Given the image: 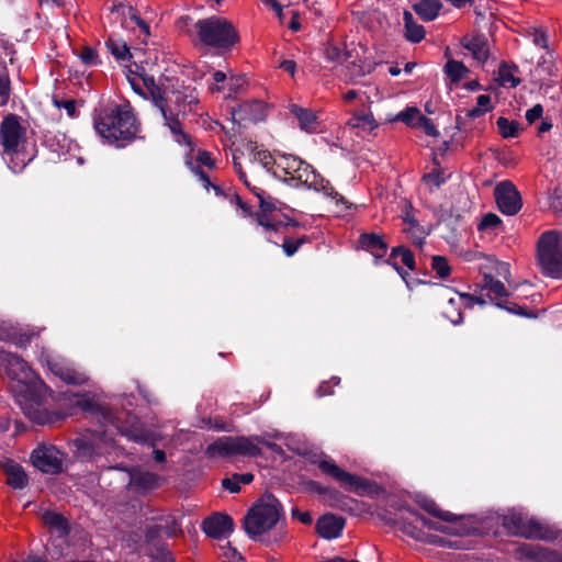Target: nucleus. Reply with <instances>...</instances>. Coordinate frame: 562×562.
<instances>
[{"mask_svg":"<svg viewBox=\"0 0 562 562\" xmlns=\"http://www.w3.org/2000/svg\"><path fill=\"white\" fill-rule=\"evenodd\" d=\"M70 402L86 412H94L103 431L94 430L90 436H81L74 441L78 458L87 461H95L102 456L124 453V449L116 445L109 427L115 428L128 440L154 446L161 438L154 431L144 427L140 420L130 412L114 413L104 407L95 406L87 395L74 394Z\"/></svg>","mask_w":562,"mask_h":562,"instance_id":"obj_1","label":"nucleus"},{"mask_svg":"<svg viewBox=\"0 0 562 562\" xmlns=\"http://www.w3.org/2000/svg\"><path fill=\"white\" fill-rule=\"evenodd\" d=\"M0 366L4 368L11 380L19 383L18 403L30 420L45 426L65 417L61 413L48 411L46 401L52 392L26 361L0 349Z\"/></svg>","mask_w":562,"mask_h":562,"instance_id":"obj_2","label":"nucleus"},{"mask_svg":"<svg viewBox=\"0 0 562 562\" xmlns=\"http://www.w3.org/2000/svg\"><path fill=\"white\" fill-rule=\"evenodd\" d=\"M93 125L108 144L125 147L136 138L139 127L130 104L110 105L95 111Z\"/></svg>","mask_w":562,"mask_h":562,"instance_id":"obj_3","label":"nucleus"},{"mask_svg":"<svg viewBox=\"0 0 562 562\" xmlns=\"http://www.w3.org/2000/svg\"><path fill=\"white\" fill-rule=\"evenodd\" d=\"M2 158L13 172H21L35 157L34 145L26 138L20 117L7 115L0 125Z\"/></svg>","mask_w":562,"mask_h":562,"instance_id":"obj_4","label":"nucleus"},{"mask_svg":"<svg viewBox=\"0 0 562 562\" xmlns=\"http://www.w3.org/2000/svg\"><path fill=\"white\" fill-rule=\"evenodd\" d=\"M383 519L387 524L395 525L402 530L405 535L418 541H429L440 546H456L457 543L446 542L441 537H430L427 538L424 532L420 530V527L427 528L428 530H437L447 533H467L469 530H461L457 526H446L442 522L432 521L422 515H419L414 509L409 508L405 505H400L396 508V513L392 515L386 512L383 515Z\"/></svg>","mask_w":562,"mask_h":562,"instance_id":"obj_5","label":"nucleus"},{"mask_svg":"<svg viewBox=\"0 0 562 562\" xmlns=\"http://www.w3.org/2000/svg\"><path fill=\"white\" fill-rule=\"evenodd\" d=\"M274 177L283 179L284 181H295L297 184H304L322 192L324 195L336 200L342 201L344 198L331 187L328 180L324 179L317 173L311 165L293 155L280 154L278 155L277 168Z\"/></svg>","mask_w":562,"mask_h":562,"instance_id":"obj_6","label":"nucleus"},{"mask_svg":"<svg viewBox=\"0 0 562 562\" xmlns=\"http://www.w3.org/2000/svg\"><path fill=\"white\" fill-rule=\"evenodd\" d=\"M126 78L137 94L151 99L154 106L164 119L165 126L169 128L176 142L180 145H190V137L181 130L172 109L168 105V99L162 94V88L155 82V79L144 74L134 72L132 69H128Z\"/></svg>","mask_w":562,"mask_h":562,"instance_id":"obj_7","label":"nucleus"},{"mask_svg":"<svg viewBox=\"0 0 562 562\" xmlns=\"http://www.w3.org/2000/svg\"><path fill=\"white\" fill-rule=\"evenodd\" d=\"M268 438H279V435H263L252 437H222L209 445L206 454L210 458L226 457V456H247L257 457L261 454L260 445L266 446L274 452H281L282 449L277 443L270 442Z\"/></svg>","mask_w":562,"mask_h":562,"instance_id":"obj_8","label":"nucleus"},{"mask_svg":"<svg viewBox=\"0 0 562 562\" xmlns=\"http://www.w3.org/2000/svg\"><path fill=\"white\" fill-rule=\"evenodd\" d=\"M280 502L271 494L262 496L244 518V529L251 539H258L272 529L281 517Z\"/></svg>","mask_w":562,"mask_h":562,"instance_id":"obj_9","label":"nucleus"},{"mask_svg":"<svg viewBox=\"0 0 562 562\" xmlns=\"http://www.w3.org/2000/svg\"><path fill=\"white\" fill-rule=\"evenodd\" d=\"M195 27L201 42L206 46L228 49L239 40L234 25L221 16L199 20Z\"/></svg>","mask_w":562,"mask_h":562,"instance_id":"obj_10","label":"nucleus"},{"mask_svg":"<svg viewBox=\"0 0 562 562\" xmlns=\"http://www.w3.org/2000/svg\"><path fill=\"white\" fill-rule=\"evenodd\" d=\"M537 261L543 274L553 279L562 278V234L544 232L537 243Z\"/></svg>","mask_w":562,"mask_h":562,"instance_id":"obj_11","label":"nucleus"},{"mask_svg":"<svg viewBox=\"0 0 562 562\" xmlns=\"http://www.w3.org/2000/svg\"><path fill=\"white\" fill-rule=\"evenodd\" d=\"M503 526L508 532L528 539L551 541L555 539V531L543 526L533 518H527L521 513L509 512L503 516Z\"/></svg>","mask_w":562,"mask_h":562,"instance_id":"obj_12","label":"nucleus"},{"mask_svg":"<svg viewBox=\"0 0 562 562\" xmlns=\"http://www.w3.org/2000/svg\"><path fill=\"white\" fill-rule=\"evenodd\" d=\"M65 457L57 447L40 443L31 453V462L43 473L58 474L64 470Z\"/></svg>","mask_w":562,"mask_h":562,"instance_id":"obj_13","label":"nucleus"},{"mask_svg":"<svg viewBox=\"0 0 562 562\" xmlns=\"http://www.w3.org/2000/svg\"><path fill=\"white\" fill-rule=\"evenodd\" d=\"M494 195L499 211L505 215H515L522 206L521 195L510 181L499 182L494 189Z\"/></svg>","mask_w":562,"mask_h":562,"instance_id":"obj_14","label":"nucleus"},{"mask_svg":"<svg viewBox=\"0 0 562 562\" xmlns=\"http://www.w3.org/2000/svg\"><path fill=\"white\" fill-rule=\"evenodd\" d=\"M162 94L168 99V105L172 109L178 124L182 127L179 120L180 114L184 115L191 110L193 104L198 103V94L194 88L182 87L177 90L162 89Z\"/></svg>","mask_w":562,"mask_h":562,"instance_id":"obj_15","label":"nucleus"},{"mask_svg":"<svg viewBox=\"0 0 562 562\" xmlns=\"http://www.w3.org/2000/svg\"><path fill=\"white\" fill-rule=\"evenodd\" d=\"M318 469L326 475L333 477L341 484V486L350 491H359L366 487V482L359 476L351 474L339 468L334 460L329 458L321 459L317 462Z\"/></svg>","mask_w":562,"mask_h":562,"instance_id":"obj_16","label":"nucleus"},{"mask_svg":"<svg viewBox=\"0 0 562 562\" xmlns=\"http://www.w3.org/2000/svg\"><path fill=\"white\" fill-rule=\"evenodd\" d=\"M474 304L485 305L486 300L482 295L457 294L456 297L448 299L442 310V315L450 321L451 324L459 325L463 321L461 308H471Z\"/></svg>","mask_w":562,"mask_h":562,"instance_id":"obj_17","label":"nucleus"},{"mask_svg":"<svg viewBox=\"0 0 562 562\" xmlns=\"http://www.w3.org/2000/svg\"><path fill=\"white\" fill-rule=\"evenodd\" d=\"M233 160H234V168H235L236 172L238 173L239 179L258 196V199L260 201L261 213H258L256 215L258 225L262 226L267 231H277L280 223H276L274 220L272 218V215L267 214L268 211H271L272 206L270 205V203L265 201V199H263L265 192L258 188L250 187V183L248 182V180L246 178V173L244 172L240 162H238V160H237L236 154L233 155Z\"/></svg>","mask_w":562,"mask_h":562,"instance_id":"obj_18","label":"nucleus"},{"mask_svg":"<svg viewBox=\"0 0 562 562\" xmlns=\"http://www.w3.org/2000/svg\"><path fill=\"white\" fill-rule=\"evenodd\" d=\"M45 362L52 373L67 384L79 385L88 381V376L85 372L77 370L71 362L65 359L47 357Z\"/></svg>","mask_w":562,"mask_h":562,"instance_id":"obj_19","label":"nucleus"},{"mask_svg":"<svg viewBox=\"0 0 562 562\" xmlns=\"http://www.w3.org/2000/svg\"><path fill=\"white\" fill-rule=\"evenodd\" d=\"M13 46L0 40V108L9 103L11 97V80L7 69V59L13 60Z\"/></svg>","mask_w":562,"mask_h":562,"instance_id":"obj_20","label":"nucleus"},{"mask_svg":"<svg viewBox=\"0 0 562 562\" xmlns=\"http://www.w3.org/2000/svg\"><path fill=\"white\" fill-rule=\"evenodd\" d=\"M268 108L259 100L241 103L237 109L232 110L233 121L241 124L244 122H258L267 116Z\"/></svg>","mask_w":562,"mask_h":562,"instance_id":"obj_21","label":"nucleus"},{"mask_svg":"<svg viewBox=\"0 0 562 562\" xmlns=\"http://www.w3.org/2000/svg\"><path fill=\"white\" fill-rule=\"evenodd\" d=\"M202 529L214 539H224L234 531V522L228 515L214 514L203 520Z\"/></svg>","mask_w":562,"mask_h":562,"instance_id":"obj_22","label":"nucleus"},{"mask_svg":"<svg viewBox=\"0 0 562 562\" xmlns=\"http://www.w3.org/2000/svg\"><path fill=\"white\" fill-rule=\"evenodd\" d=\"M521 559L530 562H560L555 551L543 548L539 544H522L517 549Z\"/></svg>","mask_w":562,"mask_h":562,"instance_id":"obj_23","label":"nucleus"},{"mask_svg":"<svg viewBox=\"0 0 562 562\" xmlns=\"http://www.w3.org/2000/svg\"><path fill=\"white\" fill-rule=\"evenodd\" d=\"M1 468L7 475V483L16 490L24 488L29 479L23 468L12 459L4 458L1 461Z\"/></svg>","mask_w":562,"mask_h":562,"instance_id":"obj_24","label":"nucleus"},{"mask_svg":"<svg viewBox=\"0 0 562 562\" xmlns=\"http://www.w3.org/2000/svg\"><path fill=\"white\" fill-rule=\"evenodd\" d=\"M345 521L341 517L335 515H324L318 518L316 524L317 532L325 539H334L340 536Z\"/></svg>","mask_w":562,"mask_h":562,"instance_id":"obj_25","label":"nucleus"},{"mask_svg":"<svg viewBox=\"0 0 562 562\" xmlns=\"http://www.w3.org/2000/svg\"><path fill=\"white\" fill-rule=\"evenodd\" d=\"M246 149L249 151L251 162H258L268 172H271L274 176V171H276L277 162H278V156L273 157L269 150L265 149L262 146H259V145H257V143H252V142H249L246 145Z\"/></svg>","mask_w":562,"mask_h":562,"instance_id":"obj_26","label":"nucleus"},{"mask_svg":"<svg viewBox=\"0 0 562 562\" xmlns=\"http://www.w3.org/2000/svg\"><path fill=\"white\" fill-rule=\"evenodd\" d=\"M461 44L479 64H484L488 59V46L484 36H465Z\"/></svg>","mask_w":562,"mask_h":562,"instance_id":"obj_27","label":"nucleus"},{"mask_svg":"<svg viewBox=\"0 0 562 562\" xmlns=\"http://www.w3.org/2000/svg\"><path fill=\"white\" fill-rule=\"evenodd\" d=\"M290 111L297 119L299 126L303 132L313 134L319 131L321 123L314 112L296 104H292Z\"/></svg>","mask_w":562,"mask_h":562,"instance_id":"obj_28","label":"nucleus"},{"mask_svg":"<svg viewBox=\"0 0 562 562\" xmlns=\"http://www.w3.org/2000/svg\"><path fill=\"white\" fill-rule=\"evenodd\" d=\"M42 518L53 536L58 539H64L68 535L70 529L69 522L63 515L56 512L46 510Z\"/></svg>","mask_w":562,"mask_h":562,"instance_id":"obj_29","label":"nucleus"},{"mask_svg":"<svg viewBox=\"0 0 562 562\" xmlns=\"http://www.w3.org/2000/svg\"><path fill=\"white\" fill-rule=\"evenodd\" d=\"M359 246L369 251L375 258H382L386 254L387 245L382 236L375 233H364L359 237Z\"/></svg>","mask_w":562,"mask_h":562,"instance_id":"obj_30","label":"nucleus"},{"mask_svg":"<svg viewBox=\"0 0 562 562\" xmlns=\"http://www.w3.org/2000/svg\"><path fill=\"white\" fill-rule=\"evenodd\" d=\"M160 477L148 471L133 470L130 473V484L139 491L153 490L159 486Z\"/></svg>","mask_w":562,"mask_h":562,"instance_id":"obj_31","label":"nucleus"},{"mask_svg":"<svg viewBox=\"0 0 562 562\" xmlns=\"http://www.w3.org/2000/svg\"><path fill=\"white\" fill-rule=\"evenodd\" d=\"M403 22H404V37L406 41L411 43H420L425 36L426 31L423 25L418 24L414 15L409 11H404L403 13Z\"/></svg>","mask_w":562,"mask_h":562,"instance_id":"obj_32","label":"nucleus"},{"mask_svg":"<svg viewBox=\"0 0 562 562\" xmlns=\"http://www.w3.org/2000/svg\"><path fill=\"white\" fill-rule=\"evenodd\" d=\"M196 161H198L199 166L191 167L194 175L199 178L202 186L206 190H209L210 187H212L218 193L220 188L216 186H213L210 181L209 176L200 168V166H206L207 168H213L215 166L214 159L212 158L211 154L205 150L199 151Z\"/></svg>","mask_w":562,"mask_h":562,"instance_id":"obj_33","label":"nucleus"},{"mask_svg":"<svg viewBox=\"0 0 562 562\" xmlns=\"http://www.w3.org/2000/svg\"><path fill=\"white\" fill-rule=\"evenodd\" d=\"M387 263L391 265L397 272L401 273V266H405L413 270L415 267V260L412 251L403 247H396L392 249L391 256L387 259Z\"/></svg>","mask_w":562,"mask_h":562,"instance_id":"obj_34","label":"nucleus"},{"mask_svg":"<svg viewBox=\"0 0 562 562\" xmlns=\"http://www.w3.org/2000/svg\"><path fill=\"white\" fill-rule=\"evenodd\" d=\"M413 9L422 20L430 22L439 15L442 3L439 0H420Z\"/></svg>","mask_w":562,"mask_h":562,"instance_id":"obj_35","label":"nucleus"},{"mask_svg":"<svg viewBox=\"0 0 562 562\" xmlns=\"http://www.w3.org/2000/svg\"><path fill=\"white\" fill-rule=\"evenodd\" d=\"M348 125L351 128H358L363 132H371L378 127V123L371 112H356L349 120Z\"/></svg>","mask_w":562,"mask_h":562,"instance_id":"obj_36","label":"nucleus"},{"mask_svg":"<svg viewBox=\"0 0 562 562\" xmlns=\"http://www.w3.org/2000/svg\"><path fill=\"white\" fill-rule=\"evenodd\" d=\"M372 70L371 64L359 61H351L345 67V72L342 77L346 81L357 82L360 78L364 77L367 74H370Z\"/></svg>","mask_w":562,"mask_h":562,"instance_id":"obj_37","label":"nucleus"},{"mask_svg":"<svg viewBox=\"0 0 562 562\" xmlns=\"http://www.w3.org/2000/svg\"><path fill=\"white\" fill-rule=\"evenodd\" d=\"M482 289L487 290L488 291L487 294L493 295L494 299L506 297L509 295L504 283L502 281L495 279L491 274H484L483 282H482Z\"/></svg>","mask_w":562,"mask_h":562,"instance_id":"obj_38","label":"nucleus"},{"mask_svg":"<svg viewBox=\"0 0 562 562\" xmlns=\"http://www.w3.org/2000/svg\"><path fill=\"white\" fill-rule=\"evenodd\" d=\"M517 67L502 64L498 68V81L503 87L515 88L520 83L517 77Z\"/></svg>","mask_w":562,"mask_h":562,"instance_id":"obj_39","label":"nucleus"},{"mask_svg":"<svg viewBox=\"0 0 562 562\" xmlns=\"http://www.w3.org/2000/svg\"><path fill=\"white\" fill-rule=\"evenodd\" d=\"M443 71L452 83H458L465 77L468 68L463 63L450 59L445 65Z\"/></svg>","mask_w":562,"mask_h":562,"instance_id":"obj_40","label":"nucleus"},{"mask_svg":"<svg viewBox=\"0 0 562 562\" xmlns=\"http://www.w3.org/2000/svg\"><path fill=\"white\" fill-rule=\"evenodd\" d=\"M108 49L117 60H127L131 57L130 48L126 43L109 37L105 42Z\"/></svg>","mask_w":562,"mask_h":562,"instance_id":"obj_41","label":"nucleus"},{"mask_svg":"<svg viewBox=\"0 0 562 562\" xmlns=\"http://www.w3.org/2000/svg\"><path fill=\"white\" fill-rule=\"evenodd\" d=\"M537 70L547 77L559 76V69L554 64L553 54L550 50L540 57L537 65Z\"/></svg>","mask_w":562,"mask_h":562,"instance_id":"obj_42","label":"nucleus"},{"mask_svg":"<svg viewBox=\"0 0 562 562\" xmlns=\"http://www.w3.org/2000/svg\"><path fill=\"white\" fill-rule=\"evenodd\" d=\"M496 125L504 138L516 137L520 131V124L517 121H510L503 116L497 119Z\"/></svg>","mask_w":562,"mask_h":562,"instance_id":"obj_43","label":"nucleus"},{"mask_svg":"<svg viewBox=\"0 0 562 562\" xmlns=\"http://www.w3.org/2000/svg\"><path fill=\"white\" fill-rule=\"evenodd\" d=\"M448 178L449 175H445L442 170L436 169L429 173H426L423 177V182L429 189V191H434L440 188V186H442Z\"/></svg>","mask_w":562,"mask_h":562,"instance_id":"obj_44","label":"nucleus"},{"mask_svg":"<svg viewBox=\"0 0 562 562\" xmlns=\"http://www.w3.org/2000/svg\"><path fill=\"white\" fill-rule=\"evenodd\" d=\"M491 110V97L488 94H480L476 98V105L468 111V116L475 119Z\"/></svg>","mask_w":562,"mask_h":562,"instance_id":"obj_45","label":"nucleus"},{"mask_svg":"<svg viewBox=\"0 0 562 562\" xmlns=\"http://www.w3.org/2000/svg\"><path fill=\"white\" fill-rule=\"evenodd\" d=\"M422 116L420 111L415 106H409L404 111H401L396 114L395 121H401L405 123L407 126L415 127L419 117Z\"/></svg>","mask_w":562,"mask_h":562,"instance_id":"obj_46","label":"nucleus"},{"mask_svg":"<svg viewBox=\"0 0 562 562\" xmlns=\"http://www.w3.org/2000/svg\"><path fill=\"white\" fill-rule=\"evenodd\" d=\"M405 223L407 227H405L404 231L411 234L412 238H414L415 244H422V240L424 238V231L419 226V224L409 217L405 218Z\"/></svg>","mask_w":562,"mask_h":562,"instance_id":"obj_47","label":"nucleus"},{"mask_svg":"<svg viewBox=\"0 0 562 562\" xmlns=\"http://www.w3.org/2000/svg\"><path fill=\"white\" fill-rule=\"evenodd\" d=\"M422 507L435 517H439L445 521H451L453 518L452 514L443 513L438 509L437 505L431 499H424L420 503Z\"/></svg>","mask_w":562,"mask_h":562,"instance_id":"obj_48","label":"nucleus"},{"mask_svg":"<svg viewBox=\"0 0 562 562\" xmlns=\"http://www.w3.org/2000/svg\"><path fill=\"white\" fill-rule=\"evenodd\" d=\"M432 270L440 277L446 278L450 273V267L445 257L434 256L431 260Z\"/></svg>","mask_w":562,"mask_h":562,"instance_id":"obj_49","label":"nucleus"},{"mask_svg":"<svg viewBox=\"0 0 562 562\" xmlns=\"http://www.w3.org/2000/svg\"><path fill=\"white\" fill-rule=\"evenodd\" d=\"M80 60L87 66H95L99 64V56L97 52L88 46L82 47L78 53Z\"/></svg>","mask_w":562,"mask_h":562,"instance_id":"obj_50","label":"nucleus"},{"mask_svg":"<svg viewBox=\"0 0 562 562\" xmlns=\"http://www.w3.org/2000/svg\"><path fill=\"white\" fill-rule=\"evenodd\" d=\"M501 222V218L496 214L487 213L482 217L477 228L480 231L493 229L499 226Z\"/></svg>","mask_w":562,"mask_h":562,"instance_id":"obj_51","label":"nucleus"},{"mask_svg":"<svg viewBox=\"0 0 562 562\" xmlns=\"http://www.w3.org/2000/svg\"><path fill=\"white\" fill-rule=\"evenodd\" d=\"M304 243H305L304 237L296 238V239L285 238L283 240L282 248H283L285 255L290 257V256H293Z\"/></svg>","mask_w":562,"mask_h":562,"instance_id":"obj_52","label":"nucleus"},{"mask_svg":"<svg viewBox=\"0 0 562 562\" xmlns=\"http://www.w3.org/2000/svg\"><path fill=\"white\" fill-rule=\"evenodd\" d=\"M415 127L422 128L428 136L436 137L439 135V132L432 121L423 114Z\"/></svg>","mask_w":562,"mask_h":562,"instance_id":"obj_53","label":"nucleus"},{"mask_svg":"<svg viewBox=\"0 0 562 562\" xmlns=\"http://www.w3.org/2000/svg\"><path fill=\"white\" fill-rule=\"evenodd\" d=\"M496 306L499 308H504L512 314H516V315L525 316V317H535V314L526 312L522 306H520L516 303L499 302V303H496Z\"/></svg>","mask_w":562,"mask_h":562,"instance_id":"obj_54","label":"nucleus"},{"mask_svg":"<svg viewBox=\"0 0 562 562\" xmlns=\"http://www.w3.org/2000/svg\"><path fill=\"white\" fill-rule=\"evenodd\" d=\"M531 38H532V43L542 48V49H546L547 52L549 50V40H548V35L542 31V30H539V29H535L531 33Z\"/></svg>","mask_w":562,"mask_h":562,"instance_id":"obj_55","label":"nucleus"},{"mask_svg":"<svg viewBox=\"0 0 562 562\" xmlns=\"http://www.w3.org/2000/svg\"><path fill=\"white\" fill-rule=\"evenodd\" d=\"M246 83L247 80L245 76H231L227 82L229 89L228 97L238 93L246 86Z\"/></svg>","mask_w":562,"mask_h":562,"instance_id":"obj_56","label":"nucleus"},{"mask_svg":"<svg viewBox=\"0 0 562 562\" xmlns=\"http://www.w3.org/2000/svg\"><path fill=\"white\" fill-rule=\"evenodd\" d=\"M55 105L58 109H64L68 116L74 117L76 116V102L71 99L68 100H54Z\"/></svg>","mask_w":562,"mask_h":562,"instance_id":"obj_57","label":"nucleus"},{"mask_svg":"<svg viewBox=\"0 0 562 562\" xmlns=\"http://www.w3.org/2000/svg\"><path fill=\"white\" fill-rule=\"evenodd\" d=\"M162 532L169 537H176L179 532V526L175 517H168L166 524L162 526Z\"/></svg>","mask_w":562,"mask_h":562,"instance_id":"obj_58","label":"nucleus"},{"mask_svg":"<svg viewBox=\"0 0 562 562\" xmlns=\"http://www.w3.org/2000/svg\"><path fill=\"white\" fill-rule=\"evenodd\" d=\"M131 21L133 23H135V25L138 27V31H139V37L143 36V42L145 43L146 42V38L149 36L150 32H149V26L148 24L142 20L139 16L133 14L131 16Z\"/></svg>","mask_w":562,"mask_h":562,"instance_id":"obj_59","label":"nucleus"},{"mask_svg":"<svg viewBox=\"0 0 562 562\" xmlns=\"http://www.w3.org/2000/svg\"><path fill=\"white\" fill-rule=\"evenodd\" d=\"M325 58L329 61H340L342 59V52L335 45H328L324 52Z\"/></svg>","mask_w":562,"mask_h":562,"instance_id":"obj_60","label":"nucleus"},{"mask_svg":"<svg viewBox=\"0 0 562 562\" xmlns=\"http://www.w3.org/2000/svg\"><path fill=\"white\" fill-rule=\"evenodd\" d=\"M227 80V77L225 75V72L223 71H215L213 74V83L210 86V89L212 91H216V92H220V91H223L224 87H223V83Z\"/></svg>","mask_w":562,"mask_h":562,"instance_id":"obj_61","label":"nucleus"},{"mask_svg":"<svg viewBox=\"0 0 562 562\" xmlns=\"http://www.w3.org/2000/svg\"><path fill=\"white\" fill-rule=\"evenodd\" d=\"M543 108L541 104H535L531 109L526 112V120L532 124L542 116Z\"/></svg>","mask_w":562,"mask_h":562,"instance_id":"obj_62","label":"nucleus"},{"mask_svg":"<svg viewBox=\"0 0 562 562\" xmlns=\"http://www.w3.org/2000/svg\"><path fill=\"white\" fill-rule=\"evenodd\" d=\"M153 562H175L171 552L165 547L157 549V554L153 557Z\"/></svg>","mask_w":562,"mask_h":562,"instance_id":"obj_63","label":"nucleus"},{"mask_svg":"<svg viewBox=\"0 0 562 562\" xmlns=\"http://www.w3.org/2000/svg\"><path fill=\"white\" fill-rule=\"evenodd\" d=\"M292 517L304 525H308L313 520L312 515L308 512H302L297 508L292 509Z\"/></svg>","mask_w":562,"mask_h":562,"instance_id":"obj_64","label":"nucleus"}]
</instances>
